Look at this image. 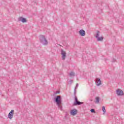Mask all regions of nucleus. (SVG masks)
Here are the masks:
<instances>
[{
	"label": "nucleus",
	"instance_id": "obj_10",
	"mask_svg": "<svg viewBox=\"0 0 124 124\" xmlns=\"http://www.w3.org/2000/svg\"><path fill=\"white\" fill-rule=\"evenodd\" d=\"M116 93L118 95H123L124 94V92H123L122 90L118 89L116 91Z\"/></svg>",
	"mask_w": 124,
	"mask_h": 124
},
{
	"label": "nucleus",
	"instance_id": "obj_4",
	"mask_svg": "<svg viewBox=\"0 0 124 124\" xmlns=\"http://www.w3.org/2000/svg\"><path fill=\"white\" fill-rule=\"evenodd\" d=\"M61 55L62 56V60L64 61L65 58H66V52L63 49H61Z\"/></svg>",
	"mask_w": 124,
	"mask_h": 124
},
{
	"label": "nucleus",
	"instance_id": "obj_3",
	"mask_svg": "<svg viewBox=\"0 0 124 124\" xmlns=\"http://www.w3.org/2000/svg\"><path fill=\"white\" fill-rule=\"evenodd\" d=\"M84 103L78 101V99L77 97H75V102H74L73 105L75 106H77V105H81V104H83Z\"/></svg>",
	"mask_w": 124,
	"mask_h": 124
},
{
	"label": "nucleus",
	"instance_id": "obj_17",
	"mask_svg": "<svg viewBox=\"0 0 124 124\" xmlns=\"http://www.w3.org/2000/svg\"><path fill=\"white\" fill-rule=\"evenodd\" d=\"M112 62H116V59H113V60L112 61Z\"/></svg>",
	"mask_w": 124,
	"mask_h": 124
},
{
	"label": "nucleus",
	"instance_id": "obj_18",
	"mask_svg": "<svg viewBox=\"0 0 124 124\" xmlns=\"http://www.w3.org/2000/svg\"><path fill=\"white\" fill-rule=\"evenodd\" d=\"M70 82H72L73 81H72V80H70Z\"/></svg>",
	"mask_w": 124,
	"mask_h": 124
},
{
	"label": "nucleus",
	"instance_id": "obj_6",
	"mask_svg": "<svg viewBox=\"0 0 124 124\" xmlns=\"http://www.w3.org/2000/svg\"><path fill=\"white\" fill-rule=\"evenodd\" d=\"M95 83L97 87L100 86V85H101V80H100V78H96Z\"/></svg>",
	"mask_w": 124,
	"mask_h": 124
},
{
	"label": "nucleus",
	"instance_id": "obj_14",
	"mask_svg": "<svg viewBox=\"0 0 124 124\" xmlns=\"http://www.w3.org/2000/svg\"><path fill=\"white\" fill-rule=\"evenodd\" d=\"M69 75L71 76V77H74V76H75V73H74V72H71Z\"/></svg>",
	"mask_w": 124,
	"mask_h": 124
},
{
	"label": "nucleus",
	"instance_id": "obj_13",
	"mask_svg": "<svg viewBox=\"0 0 124 124\" xmlns=\"http://www.w3.org/2000/svg\"><path fill=\"white\" fill-rule=\"evenodd\" d=\"M102 110L103 112V114L104 115L106 114V109H105V107H104V106L102 107Z\"/></svg>",
	"mask_w": 124,
	"mask_h": 124
},
{
	"label": "nucleus",
	"instance_id": "obj_16",
	"mask_svg": "<svg viewBox=\"0 0 124 124\" xmlns=\"http://www.w3.org/2000/svg\"><path fill=\"white\" fill-rule=\"evenodd\" d=\"M90 111L91 113H95V110L93 108L91 109Z\"/></svg>",
	"mask_w": 124,
	"mask_h": 124
},
{
	"label": "nucleus",
	"instance_id": "obj_2",
	"mask_svg": "<svg viewBox=\"0 0 124 124\" xmlns=\"http://www.w3.org/2000/svg\"><path fill=\"white\" fill-rule=\"evenodd\" d=\"M39 40L43 45H47L48 44V41H47V39H46V38L44 35H40Z\"/></svg>",
	"mask_w": 124,
	"mask_h": 124
},
{
	"label": "nucleus",
	"instance_id": "obj_9",
	"mask_svg": "<svg viewBox=\"0 0 124 124\" xmlns=\"http://www.w3.org/2000/svg\"><path fill=\"white\" fill-rule=\"evenodd\" d=\"M70 114L72 116H75V115L77 114V110L76 109H74L71 110Z\"/></svg>",
	"mask_w": 124,
	"mask_h": 124
},
{
	"label": "nucleus",
	"instance_id": "obj_1",
	"mask_svg": "<svg viewBox=\"0 0 124 124\" xmlns=\"http://www.w3.org/2000/svg\"><path fill=\"white\" fill-rule=\"evenodd\" d=\"M55 102L58 108L62 111V106L61 105L62 104V97L61 96H57L55 98Z\"/></svg>",
	"mask_w": 124,
	"mask_h": 124
},
{
	"label": "nucleus",
	"instance_id": "obj_7",
	"mask_svg": "<svg viewBox=\"0 0 124 124\" xmlns=\"http://www.w3.org/2000/svg\"><path fill=\"white\" fill-rule=\"evenodd\" d=\"M79 33L80 36H85V35H86V31L83 29H81L79 31Z\"/></svg>",
	"mask_w": 124,
	"mask_h": 124
},
{
	"label": "nucleus",
	"instance_id": "obj_15",
	"mask_svg": "<svg viewBox=\"0 0 124 124\" xmlns=\"http://www.w3.org/2000/svg\"><path fill=\"white\" fill-rule=\"evenodd\" d=\"M78 86H79V85L78 84V83H77L76 84V88H75V89L74 90V94H75H75L76 93V88H77V87H78Z\"/></svg>",
	"mask_w": 124,
	"mask_h": 124
},
{
	"label": "nucleus",
	"instance_id": "obj_12",
	"mask_svg": "<svg viewBox=\"0 0 124 124\" xmlns=\"http://www.w3.org/2000/svg\"><path fill=\"white\" fill-rule=\"evenodd\" d=\"M95 99V103L98 104V103H99V101L100 100V98H99V97H96Z\"/></svg>",
	"mask_w": 124,
	"mask_h": 124
},
{
	"label": "nucleus",
	"instance_id": "obj_5",
	"mask_svg": "<svg viewBox=\"0 0 124 124\" xmlns=\"http://www.w3.org/2000/svg\"><path fill=\"white\" fill-rule=\"evenodd\" d=\"M13 115H14V110L12 109L8 114V118L10 119H12Z\"/></svg>",
	"mask_w": 124,
	"mask_h": 124
},
{
	"label": "nucleus",
	"instance_id": "obj_11",
	"mask_svg": "<svg viewBox=\"0 0 124 124\" xmlns=\"http://www.w3.org/2000/svg\"><path fill=\"white\" fill-rule=\"evenodd\" d=\"M18 21H21L22 23H26L27 22V19L21 17L18 19Z\"/></svg>",
	"mask_w": 124,
	"mask_h": 124
},
{
	"label": "nucleus",
	"instance_id": "obj_8",
	"mask_svg": "<svg viewBox=\"0 0 124 124\" xmlns=\"http://www.w3.org/2000/svg\"><path fill=\"white\" fill-rule=\"evenodd\" d=\"M95 37L97 39V41H102V40H103V37H99V34H98V33L96 34Z\"/></svg>",
	"mask_w": 124,
	"mask_h": 124
}]
</instances>
